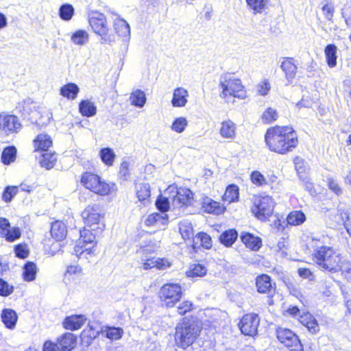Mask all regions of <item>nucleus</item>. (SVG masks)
Here are the masks:
<instances>
[{"mask_svg": "<svg viewBox=\"0 0 351 351\" xmlns=\"http://www.w3.org/2000/svg\"><path fill=\"white\" fill-rule=\"evenodd\" d=\"M269 149L280 154L292 152L298 144L296 132L289 126H275L269 128L265 135Z\"/></svg>", "mask_w": 351, "mask_h": 351, "instance_id": "f257e3e1", "label": "nucleus"}, {"mask_svg": "<svg viewBox=\"0 0 351 351\" xmlns=\"http://www.w3.org/2000/svg\"><path fill=\"white\" fill-rule=\"evenodd\" d=\"M315 263L324 271L337 273L341 254L332 247L326 245L316 246L313 252Z\"/></svg>", "mask_w": 351, "mask_h": 351, "instance_id": "f03ea898", "label": "nucleus"}, {"mask_svg": "<svg viewBox=\"0 0 351 351\" xmlns=\"http://www.w3.org/2000/svg\"><path fill=\"white\" fill-rule=\"evenodd\" d=\"M200 331L201 328L197 322L189 319H184L176 327V341L179 346L186 348L195 341Z\"/></svg>", "mask_w": 351, "mask_h": 351, "instance_id": "7ed1b4c3", "label": "nucleus"}, {"mask_svg": "<svg viewBox=\"0 0 351 351\" xmlns=\"http://www.w3.org/2000/svg\"><path fill=\"white\" fill-rule=\"evenodd\" d=\"M88 21L94 32L101 37V43L110 44L114 40L109 34V28L104 14L93 12L89 14Z\"/></svg>", "mask_w": 351, "mask_h": 351, "instance_id": "20e7f679", "label": "nucleus"}, {"mask_svg": "<svg viewBox=\"0 0 351 351\" xmlns=\"http://www.w3.org/2000/svg\"><path fill=\"white\" fill-rule=\"evenodd\" d=\"M274 204V199L269 195L256 196L251 210L257 219L265 221L273 213Z\"/></svg>", "mask_w": 351, "mask_h": 351, "instance_id": "39448f33", "label": "nucleus"}, {"mask_svg": "<svg viewBox=\"0 0 351 351\" xmlns=\"http://www.w3.org/2000/svg\"><path fill=\"white\" fill-rule=\"evenodd\" d=\"M219 86L222 89L221 95L222 97L232 95L243 98L245 95L241 81L238 78L231 77L229 75H224L221 77Z\"/></svg>", "mask_w": 351, "mask_h": 351, "instance_id": "423d86ee", "label": "nucleus"}, {"mask_svg": "<svg viewBox=\"0 0 351 351\" xmlns=\"http://www.w3.org/2000/svg\"><path fill=\"white\" fill-rule=\"evenodd\" d=\"M182 293V288L178 284L168 283L160 289L158 296L162 305L172 307L180 300Z\"/></svg>", "mask_w": 351, "mask_h": 351, "instance_id": "0eeeda50", "label": "nucleus"}, {"mask_svg": "<svg viewBox=\"0 0 351 351\" xmlns=\"http://www.w3.org/2000/svg\"><path fill=\"white\" fill-rule=\"evenodd\" d=\"M86 226L94 232L101 233L104 228V224L101 221L100 208L99 205L87 206L82 213Z\"/></svg>", "mask_w": 351, "mask_h": 351, "instance_id": "6e6552de", "label": "nucleus"}, {"mask_svg": "<svg viewBox=\"0 0 351 351\" xmlns=\"http://www.w3.org/2000/svg\"><path fill=\"white\" fill-rule=\"evenodd\" d=\"M82 184L95 193L105 195L110 191V186L106 182L101 181L96 174L86 172L81 178Z\"/></svg>", "mask_w": 351, "mask_h": 351, "instance_id": "1a4fd4ad", "label": "nucleus"}, {"mask_svg": "<svg viewBox=\"0 0 351 351\" xmlns=\"http://www.w3.org/2000/svg\"><path fill=\"white\" fill-rule=\"evenodd\" d=\"M22 129V124L19 118L12 114H0V131L4 134L12 135L19 133Z\"/></svg>", "mask_w": 351, "mask_h": 351, "instance_id": "9d476101", "label": "nucleus"}, {"mask_svg": "<svg viewBox=\"0 0 351 351\" xmlns=\"http://www.w3.org/2000/svg\"><path fill=\"white\" fill-rule=\"evenodd\" d=\"M260 318L257 314H246L241 319L239 327L243 334L254 336L257 333Z\"/></svg>", "mask_w": 351, "mask_h": 351, "instance_id": "9b49d317", "label": "nucleus"}, {"mask_svg": "<svg viewBox=\"0 0 351 351\" xmlns=\"http://www.w3.org/2000/svg\"><path fill=\"white\" fill-rule=\"evenodd\" d=\"M278 339L287 347H293L300 341L298 336L291 330L278 328L276 330Z\"/></svg>", "mask_w": 351, "mask_h": 351, "instance_id": "f8f14e48", "label": "nucleus"}, {"mask_svg": "<svg viewBox=\"0 0 351 351\" xmlns=\"http://www.w3.org/2000/svg\"><path fill=\"white\" fill-rule=\"evenodd\" d=\"M57 343L60 351H71L76 346L75 336L71 332H65L58 338Z\"/></svg>", "mask_w": 351, "mask_h": 351, "instance_id": "ddd939ff", "label": "nucleus"}, {"mask_svg": "<svg viewBox=\"0 0 351 351\" xmlns=\"http://www.w3.org/2000/svg\"><path fill=\"white\" fill-rule=\"evenodd\" d=\"M171 266L170 262L166 258H159L152 257L144 260L142 263L143 269L145 270L156 268L158 269L164 270Z\"/></svg>", "mask_w": 351, "mask_h": 351, "instance_id": "4468645a", "label": "nucleus"}, {"mask_svg": "<svg viewBox=\"0 0 351 351\" xmlns=\"http://www.w3.org/2000/svg\"><path fill=\"white\" fill-rule=\"evenodd\" d=\"M193 194L192 191L186 188L179 189L173 199V202L179 206H189L192 204Z\"/></svg>", "mask_w": 351, "mask_h": 351, "instance_id": "2eb2a0df", "label": "nucleus"}, {"mask_svg": "<svg viewBox=\"0 0 351 351\" xmlns=\"http://www.w3.org/2000/svg\"><path fill=\"white\" fill-rule=\"evenodd\" d=\"M86 320V318L82 315L68 316L63 322V326L67 330H78L84 324Z\"/></svg>", "mask_w": 351, "mask_h": 351, "instance_id": "dca6fc26", "label": "nucleus"}, {"mask_svg": "<svg viewBox=\"0 0 351 351\" xmlns=\"http://www.w3.org/2000/svg\"><path fill=\"white\" fill-rule=\"evenodd\" d=\"M256 286L260 293H271L274 289L271 280L267 274H261L256 278Z\"/></svg>", "mask_w": 351, "mask_h": 351, "instance_id": "f3484780", "label": "nucleus"}, {"mask_svg": "<svg viewBox=\"0 0 351 351\" xmlns=\"http://www.w3.org/2000/svg\"><path fill=\"white\" fill-rule=\"evenodd\" d=\"M168 222V216L165 213H154L148 215L145 221L147 226H155L158 228L165 227Z\"/></svg>", "mask_w": 351, "mask_h": 351, "instance_id": "a211bd4d", "label": "nucleus"}, {"mask_svg": "<svg viewBox=\"0 0 351 351\" xmlns=\"http://www.w3.org/2000/svg\"><path fill=\"white\" fill-rule=\"evenodd\" d=\"M189 93L182 87L176 88L173 90L171 104L173 107H184L188 101Z\"/></svg>", "mask_w": 351, "mask_h": 351, "instance_id": "6ab92c4d", "label": "nucleus"}, {"mask_svg": "<svg viewBox=\"0 0 351 351\" xmlns=\"http://www.w3.org/2000/svg\"><path fill=\"white\" fill-rule=\"evenodd\" d=\"M280 67L285 74L286 79L291 81L296 75L297 66L294 63L293 58H285Z\"/></svg>", "mask_w": 351, "mask_h": 351, "instance_id": "aec40b11", "label": "nucleus"}, {"mask_svg": "<svg viewBox=\"0 0 351 351\" xmlns=\"http://www.w3.org/2000/svg\"><path fill=\"white\" fill-rule=\"evenodd\" d=\"M1 317L6 328L11 330L15 328L18 316L14 310L11 308H4L1 312Z\"/></svg>", "mask_w": 351, "mask_h": 351, "instance_id": "412c9836", "label": "nucleus"}, {"mask_svg": "<svg viewBox=\"0 0 351 351\" xmlns=\"http://www.w3.org/2000/svg\"><path fill=\"white\" fill-rule=\"evenodd\" d=\"M66 228L63 222L56 221L51 223V235L57 241L63 240L66 237Z\"/></svg>", "mask_w": 351, "mask_h": 351, "instance_id": "4be33fe9", "label": "nucleus"}, {"mask_svg": "<svg viewBox=\"0 0 351 351\" xmlns=\"http://www.w3.org/2000/svg\"><path fill=\"white\" fill-rule=\"evenodd\" d=\"M241 239L245 246L252 250H258L261 247V239L259 237H255L250 233H243L241 236Z\"/></svg>", "mask_w": 351, "mask_h": 351, "instance_id": "5701e85b", "label": "nucleus"}, {"mask_svg": "<svg viewBox=\"0 0 351 351\" xmlns=\"http://www.w3.org/2000/svg\"><path fill=\"white\" fill-rule=\"evenodd\" d=\"M35 150L47 151L52 145V140L47 134H38L34 141Z\"/></svg>", "mask_w": 351, "mask_h": 351, "instance_id": "b1692460", "label": "nucleus"}, {"mask_svg": "<svg viewBox=\"0 0 351 351\" xmlns=\"http://www.w3.org/2000/svg\"><path fill=\"white\" fill-rule=\"evenodd\" d=\"M101 333L106 338L112 341H116L122 337L123 330L120 327L106 326L101 328Z\"/></svg>", "mask_w": 351, "mask_h": 351, "instance_id": "393cba45", "label": "nucleus"}, {"mask_svg": "<svg viewBox=\"0 0 351 351\" xmlns=\"http://www.w3.org/2000/svg\"><path fill=\"white\" fill-rule=\"evenodd\" d=\"M236 125L230 120L221 123L220 134L226 138L233 139L236 136Z\"/></svg>", "mask_w": 351, "mask_h": 351, "instance_id": "a878e982", "label": "nucleus"}, {"mask_svg": "<svg viewBox=\"0 0 351 351\" xmlns=\"http://www.w3.org/2000/svg\"><path fill=\"white\" fill-rule=\"evenodd\" d=\"M337 47L334 44L326 45L324 49L326 62L330 68H334L337 65Z\"/></svg>", "mask_w": 351, "mask_h": 351, "instance_id": "bb28decb", "label": "nucleus"}, {"mask_svg": "<svg viewBox=\"0 0 351 351\" xmlns=\"http://www.w3.org/2000/svg\"><path fill=\"white\" fill-rule=\"evenodd\" d=\"M306 219L305 214L301 210L291 211L287 217V223L291 226H300Z\"/></svg>", "mask_w": 351, "mask_h": 351, "instance_id": "cd10ccee", "label": "nucleus"}, {"mask_svg": "<svg viewBox=\"0 0 351 351\" xmlns=\"http://www.w3.org/2000/svg\"><path fill=\"white\" fill-rule=\"evenodd\" d=\"M79 90V87L75 84L69 83L61 88L60 94L69 99H74L76 98Z\"/></svg>", "mask_w": 351, "mask_h": 351, "instance_id": "c85d7f7f", "label": "nucleus"}, {"mask_svg": "<svg viewBox=\"0 0 351 351\" xmlns=\"http://www.w3.org/2000/svg\"><path fill=\"white\" fill-rule=\"evenodd\" d=\"M238 233L234 229H230L223 232L219 237L220 242L226 247L231 246L237 240Z\"/></svg>", "mask_w": 351, "mask_h": 351, "instance_id": "c756f323", "label": "nucleus"}, {"mask_svg": "<svg viewBox=\"0 0 351 351\" xmlns=\"http://www.w3.org/2000/svg\"><path fill=\"white\" fill-rule=\"evenodd\" d=\"M95 243L92 245H88L87 243H83L81 241H78V243L74 247V252L76 256H79L84 254L88 255H95Z\"/></svg>", "mask_w": 351, "mask_h": 351, "instance_id": "7c9ffc66", "label": "nucleus"}, {"mask_svg": "<svg viewBox=\"0 0 351 351\" xmlns=\"http://www.w3.org/2000/svg\"><path fill=\"white\" fill-rule=\"evenodd\" d=\"M79 110L83 116L88 117L95 115L97 112L95 104L88 100L82 101L79 105Z\"/></svg>", "mask_w": 351, "mask_h": 351, "instance_id": "2f4dec72", "label": "nucleus"}, {"mask_svg": "<svg viewBox=\"0 0 351 351\" xmlns=\"http://www.w3.org/2000/svg\"><path fill=\"white\" fill-rule=\"evenodd\" d=\"M114 27L116 33L121 36H130V29L128 23L123 19H117L114 21Z\"/></svg>", "mask_w": 351, "mask_h": 351, "instance_id": "473e14b6", "label": "nucleus"}, {"mask_svg": "<svg viewBox=\"0 0 351 351\" xmlns=\"http://www.w3.org/2000/svg\"><path fill=\"white\" fill-rule=\"evenodd\" d=\"M136 196L140 202L149 201L150 197V186L147 183H140L136 185Z\"/></svg>", "mask_w": 351, "mask_h": 351, "instance_id": "72a5a7b5", "label": "nucleus"}, {"mask_svg": "<svg viewBox=\"0 0 351 351\" xmlns=\"http://www.w3.org/2000/svg\"><path fill=\"white\" fill-rule=\"evenodd\" d=\"M56 160L57 158L55 153L45 152L40 156L39 163L41 167H45L47 169H50L53 167Z\"/></svg>", "mask_w": 351, "mask_h": 351, "instance_id": "f704fd0d", "label": "nucleus"}, {"mask_svg": "<svg viewBox=\"0 0 351 351\" xmlns=\"http://www.w3.org/2000/svg\"><path fill=\"white\" fill-rule=\"evenodd\" d=\"M269 0H246L249 9L254 14L261 13L265 10Z\"/></svg>", "mask_w": 351, "mask_h": 351, "instance_id": "c9c22d12", "label": "nucleus"}, {"mask_svg": "<svg viewBox=\"0 0 351 351\" xmlns=\"http://www.w3.org/2000/svg\"><path fill=\"white\" fill-rule=\"evenodd\" d=\"M130 101L132 105L141 108L146 101L145 94L143 90L136 89L131 93Z\"/></svg>", "mask_w": 351, "mask_h": 351, "instance_id": "e433bc0d", "label": "nucleus"}, {"mask_svg": "<svg viewBox=\"0 0 351 351\" xmlns=\"http://www.w3.org/2000/svg\"><path fill=\"white\" fill-rule=\"evenodd\" d=\"M207 269L199 263L191 264L189 270L186 272L188 277H202L206 275Z\"/></svg>", "mask_w": 351, "mask_h": 351, "instance_id": "4c0bfd02", "label": "nucleus"}, {"mask_svg": "<svg viewBox=\"0 0 351 351\" xmlns=\"http://www.w3.org/2000/svg\"><path fill=\"white\" fill-rule=\"evenodd\" d=\"M239 198V187L237 185H229L223 196L224 202L231 203L237 200Z\"/></svg>", "mask_w": 351, "mask_h": 351, "instance_id": "58836bf2", "label": "nucleus"}, {"mask_svg": "<svg viewBox=\"0 0 351 351\" xmlns=\"http://www.w3.org/2000/svg\"><path fill=\"white\" fill-rule=\"evenodd\" d=\"M16 149L14 146L5 147L1 154V161L5 165H10L16 159Z\"/></svg>", "mask_w": 351, "mask_h": 351, "instance_id": "ea45409f", "label": "nucleus"}, {"mask_svg": "<svg viewBox=\"0 0 351 351\" xmlns=\"http://www.w3.org/2000/svg\"><path fill=\"white\" fill-rule=\"evenodd\" d=\"M179 231L182 237L186 240L189 239L193 235V229L191 222L183 220L179 223Z\"/></svg>", "mask_w": 351, "mask_h": 351, "instance_id": "a19ab883", "label": "nucleus"}, {"mask_svg": "<svg viewBox=\"0 0 351 351\" xmlns=\"http://www.w3.org/2000/svg\"><path fill=\"white\" fill-rule=\"evenodd\" d=\"M37 267L32 262L27 263L23 267V278L26 281H32L35 279Z\"/></svg>", "mask_w": 351, "mask_h": 351, "instance_id": "79ce46f5", "label": "nucleus"}, {"mask_svg": "<svg viewBox=\"0 0 351 351\" xmlns=\"http://www.w3.org/2000/svg\"><path fill=\"white\" fill-rule=\"evenodd\" d=\"M99 233L94 232L90 228L87 229L84 228V229L80 231V239L83 243H87L88 245H92L93 243H96L95 241V235Z\"/></svg>", "mask_w": 351, "mask_h": 351, "instance_id": "37998d69", "label": "nucleus"}, {"mask_svg": "<svg viewBox=\"0 0 351 351\" xmlns=\"http://www.w3.org/2000/svg\"><path fill=\"white\" fill-rule=\"evenodd\" d=\"M88 34L86 31L80 29L76 31L71 36L72 42L78 45H84L88 41Z\"/></svg>", "mask_w": 351, "mask_h": 351, "instance_id": "c03bdc74", "label": "nucleus"}, {"mask_svg": "<svg viewBox=\"0 0 351 351\" xmlns=\"http://www.w3.org/2000/svg\"><path fill=\"white\" fill-rule=\"evenodd\" d=\"M204 207L205 210L210 213L219 215L222 213L223 211V208L220 206L219 202L210 199L204 201Z\"/></svg>", "mask_w": 351, "mask_h": 351, "instance_id": "a18cd8bd", "label": "nucleus"}, {"mask_svg": "<svg viewBox=\"0 0 351 351\" xmlns=\"http://www.w3.org/2000/svg\"><path fill=\"white\" fill-rule=\"evenodd\" d=\"M100 158L101 160L108 166L112 165L115 158V154L114 151L109 147L103 148L99 152Z\"/></svg>", "mask_w": 351, "mask_h": 351, "instance_id": "49530a36", "label": "nucleus"}, {"mask_svg": "<svg viewBox=\"0 0 351 351\" xmlns=\"http://www.w3.org/2000/svg\"><path fill=\"white\" fill-rule=\"evenodd\" d=\"M278 114L277 111L272 108H268L263 113L261 116V121L264 123H271L273 121L277 120Z\"/></svg>", "mask_w": 351, "mask_h": 351, "instance_id": "de8ad7c7", "label": "nucleus"}, {"mask_svg": "<svg viewBox=\"0 0 351 351\" xmlns=\"http://www.w3.org/2000/svg\"><path fill=\"white\" fill-rule=\"evenodd\" d=\"M98 333V332H95L91 329L83 330L80 335L82 343L86 346H90Z\"/></svg>", "mask_w": 351, "mask_h": 351, "instance_id": "09e8293b", "label": "nucleus"}, {"mask_svg": "<svg viewBox=\"0 0 351 351\" xmlns=\"http://www.w3.org/2000/svg\"><path fill=\"white\" fill-rule=\"evenodd\" d=\"M74 14V8L70 4H64L60 6L59 10L60 17L64 21H69L71 19Z\"/></svg>", "mask_w": 351, "mask_h": 351, "instance_id": "8fccbe9b", "label": "nucleus"}, {"mask_svg": "<svg viewBox=\"0 0 351 351\" xmlns=\"http://www.w3.org/2000/svg\"><path fill=\"white\" fill-rule=\"evenodd\" d=\"M187 125V121L184 117H179L174 120L171 129L178 133L182 132Z\"/></svg>", "mask_w": 351, "mask_h": 351, "instance_id": "3c124183", "label": "nucleus"}, {"mask_svg": "<svg viewBox=\"0 0 351 351\" xmlns=\"http://www.w3.org/2000/svg\"><path fill=\"white\" fill-rule=\"evenodd\" d=\"M196 239L201 243V245L206 249L212 247V239L210 235L205 232H199L196 235Z\"/></svg>", "mask_w": 351, "mask_h": 351, "instance_id": "603ef678", "label": "nucleus"}, {"mask_svg": "<svg viewBox=\"0 0 351 351\" xmlns=\"http://www.w3.org/2000/svg\"><path fill=\"white\" fill-rule=\"evenodd\" d=\"M250 179L252 182L256 186H263L267 184L264 176L258 171L252 172Z\"/></svg>", "mask_w": 351, "mask_h": 351, "instance_id": "864d4df0", "label": "nucleus"}, {"mask_svg": "<svg viewBox=\"0 0 351 351\" xmlns=\"http://www.w3.org/2000/svg\"><path fill=\"white\" fill-rule=\"evenodd\" d=\"M3 237H5L7 241L12 242L21 237V231L18 228H13L11 229L10 227Z\"/></svg>", "mask_w": 351, "mask_h": 351, "instance_id": "5fc2aeb1", "label": "nucleus"}, {"mask_svg": "<svg viewBox=\"0 0 351 351\" xmlns=\"http://www.w3.org/2000/svg\"><path fill=\"white\" fill-rule=\"evenodd\" d=\"M156 206L161 213H165L169 208V202L167 198L160 196L156 202Z\"/></svg>", "mask_w": 351, "mask_h": 351, "instance_id": "6e6d98bb", "label": "nucleus"}, {"mask_svg": "<svg viewBox=\"0 0 351 351\" xmlns=\"http://www.w3.org/2000/svg\"><path fill=\"white\" fill-rule=\"evenodd\" d=\"M19 192V187L8 186L3 193V199L5 202H10L13 197Z\"/></svg>", "mask_w": 351, "mask_h": 351, "instance_id": "4d7b16f0", "label": "nucleus"}, {"mask_svg": "<svg viewBox=\"0 0 351 351\" xmlns=\"http://www.w3.org/2000/svg\"><path fill=\"white\" fill-rule=\"evenodd\" d=\"M13 292V287L0 278V295L8 296Z\"/></svg>", "mask_w": 351, "mask_h": 351, "instance_id": "13d9d810", "label": "nucleus"}, {"mask_svg": "<svg viewBox=\"0 0 351 351\" xmlns=\"http://www.w3.org/2000/svg\"><path fill=\"white\" fill-rule=\"evenodd\" d=\"M193 308V303L190 301H184L178 306V313L181 315H185L186 313L191 311Z\"/></svg>", "mask_w": 351, "mask_h": 351, "instance_id": "bf43d9fd", "label": "nucleus"}, {"mask_svg": "<svg viewBox=\"0 0 351 351\" xmlns=\"http://www.w3.org/2000/svg\"><path fill=\"white\" fill-rule=\"evenodd\" d=\"M339 269H337V272L341 271L342 274L344 276L346 273H348L350 269H351V264L350 262L346 261L343 259L342 256H340V260L339 263Z\"/></svg>", "mask_w": 351, "mask_h": 351, "instance_id": "052dcab7", "label": "nucleus"}, {"mask_svg": "<svg viewBox=\"0 0 351 351\" xmlns=\"http://www.w3.org/2000/svg\"><path fill=\"white\" fill-rule=\"evenodd\" d=\"M16 256L21 258H25L29 254V251L25 245H17L14 247Z\"/></svg>", "mask_w": 351, "mask_h": 351, "instance_id": "680f3d73", "label": "nucleus"}, {"mask_svg": "<svg viewBox=\"0 0 351 351\" xmlns=\"http://www.w3.org/2000/svg\"><path fill=\"white\" fill-rule=\"evenodd\" d=\"M328 188L332 191L336 195H339L342 193V189L338 183L333 179L329 178L328 180Z\"/></svg>", "mask_w": 351, "mask_h": 351, "instance_id": "e2e57ef3", "label": "nucleus"}, {"mask_svg": "<svg viewBox=\"0 0 351 351\" xmlns=\"http://www.w3.org/2000/svg\"><path fill=\"white\" fill-rule=\"evenodd\" d=\"M270 84L267 81L261 82L257 86L258 92L261 95H266L270 90Z\"/></svg>", "mask_w": 351, "mask_h": 351, "instance_id": "0e129e2a", "label": "nucleus"}, {"mask_svg": "<svg viewBox=\"0 0 351 351\" xmlns=\"http://www.w3.org/2000/svg\"><path fill=\"white\" fill-rule=\"evenodd\" d=\"M306 327L313 334L317 332L319 330V324L313 316L308 322V324H306Z\"/></svg>", "mask_w": 351, "mask_h": 351, "instance_id": "69168bd1", "label": "nucleus"}, {"mask_svg": "<svg viewBox=\"0 0 351 351\" xmlns=\"http://www.w3.org/2000/svg\"><path fill=\"white\" fill-rule=\"evenodd\" d=\"M43 351H60L58 343H53L51 341H46L43 345Z\"/></svg>", "mask_w": 351, "mask_h": 351, "instance_id": "338daca9", "label": "nucleus"}, {"mask_svg": "<svg viewBox=\"0 0 351 351\" xmlns=\"http://www.w3.org/2000/svg\"><path fill=\"white\" fill-rule=\"evenodd\" d=\"M322 11L326 19H328V21H332L334 14L333 6L326 4L322 7Z\"/></svg>", "mask_w": 351, "mask_h": 351, "instance_id": "774afa93", "label": "nucleus"}]
</instances>
